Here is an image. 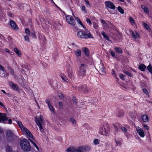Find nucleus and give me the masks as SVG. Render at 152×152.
I'll use <instances>...</instances> for the list:
<instances>
[{"instance_id":"f257e3e1","label":"nucleus","mask_w":152,"mask_h":152,"mask_svg":"<svg viewBox=\"0 0 152 152\" xmlns=\"http://www.w3.org/2000/svg\"><path fill=\"white\" fill-rule=\"evenodd\" d=\"M20 145L21 148L24 151H29L30 150L31 145L27 140L26 139H24L20 141Z\"/></svg>"},{"instance_id":"f03ea898","label":"nucleus","mask_w":152,"mask_h":152,"mask_svg":"<svg viewBox=\"0 0 152 152\" xmlns=\"http://www.w3.org/2000/svg\"><path fill=\"white\" fill-rule=\"evenodd\" d=\"M86 33L84 31H80L77 33V35L78 37L81 39L92 38L93 37L91 34L87 30Z\"/></svg>"},{"instance_id":"7ed1b4c3","label":"nucleus","mask_w":152,"mask_h":152,"mask_svg":"<svg viewBox=\"0 0 152 152\" xmlns=\"http://www.w3.org/2000/svg\"><path fill=\"white\" fill-rule=\"evenodd\" d=\"M109 126L107 124H104L100 127L98 133L103 135H106L109 131Z\"/></svg>"},{"instance_id":"20e7f679","label":"nucleus","mask_w":152,"mask_h":152,"mask_svg":"<svg viewBox=\"0 0 152 152\" xmlns=\"http://www.w3.org/2000/svg\"><path fill=\"white\" fill-rule=\"evenodd\" d=\"M25 135L30 141L32 145L34 146L37 150H39V148L36 144L37 141L34 139L31 132L29 131L28 133H27Z\"/></svg>"},{"instance_id":"39448f33","label":"nucleus","mask_w":152,"mask_h":152,"mask_svg":"<svg viewBox=\"0 0 152 152\" xmlns=\"http://www.w3.org/2000/svg\"><path fill=\"white\" fill-rule=\"evenodd\" d=\"M35 121L39 127L40 131L42 132L43 131L42 126L44 124L43 116L40 115L38 118L35 117Z\"/></svg>"},{"instance_id":"423d86ee","label":"nucleus","mask_w":152,"mask_h":152,"mask_svg":"<svg viewBox=\"0 0 152 152\" xmlns=\"http://www.w3.org/2000/svg\"><path fill=\"white\" fill-rule=\"evenodd\" d=\"M66 21L69 24L74 26L76 24V22L72 17L70 15L66 16Z\"/></svg>"},{"instance_id":"0eeeda50","label":"nucleus","mask_w":152,"mask_h":152,"mask_svg":"<svg viewBox=\"0 0 152 152\" xmlns=\"http://www.w3.org/2000/svg\"><path fill=\"white\" fill-rule=\"evenodd\" d=\"M7 119L8 118L6 114L0 113V123H5Z\"/></svg>"},{"instance_id":"6e6552de","label":"nucleus","mask_w":152,"mask_h":152,"mask_svg":"<svg viewBox=\"0 0 152 152\" xmlns=\"http://www.w3.org/2000/svg\"><path fill=\"white\" fill-rule=\"evenodd\" d=\"M136 131L137 133L141 137L143 138L144 137L145 133L142 129L139 127H137L136 128Z\"/></svg>"},{"instance_id":"1a4fd4ad","label":"nucleus","mask_w":152,"mask_h":152,"mask_svg":"<svg viewBox=\"0 0 152 152\" xmlns=\"http://www.w3.org/2000/svg\"><path fill=\"white\" fill-rule=\"evenodd\" d=\"M45 102L48 105V107L51 113H54V109L50 101L48 99H46L45 100Z\"/></svg>"},{"instance_id":"9d476101","label":"nucleus","mask_w":152,"mask_h":152,"mask_svg":"<svg viewBox=\"0 0 152 152\" xmlns=\"http://www.w3.org/2000/svg\"><path fill=\"white\" fill-rule=\"evenodd\" d=\"M86 71L84 68L81 67L80 68L78 72V75L80 77H82L85 76Z\"/></svg>"},{"instance_id":"9b49d317","label":"nucleus","mask_w":152,"mask_h":152,"mask_svg":"<svg viewBox=\"0 0 152 152\" xmlns=\"http://www.w3.org/2000/svg\"><path fill=\"white\" fill-rule=\"evenodd\" d=\"M105 4L106 6L112 9H115V6L114 4L111 2L109 1H105Z\"/></svg>"},{"instance_id":"f8f14e48","label":"nucleus","mask_w":152,"mask_h":152,"mask_svg":"<svg viewBox=\"0 0 152 152\" xmlns=\"http://www.w3.org/2000/svg\"><path fill=\"white\" fill-rule=\"evenodd\" d=\"M10 25L13 29L15 30L18 29V27L17 26L15 22L13 20H12L10 21Z\"/></svg>"},{"instance_id":"ddd939ff","label":"nucleus","mask_w":152,"mask_h":152,"mask_svg":"<svg viewBox=\"0 0 152 152\" xmlns=\"http://www.w3.org/2000/svg\"><path fill=\"white\" fill-rule=\"evenodd\" d=\"M9 86L13 88L15 90L18 91L19 90V88L17 85L13 83L12 82H10L9 83Z\"/></svg>"},{"instance_id":"4468645a","label":"nucleus","mask_w":152,"mask_h":152,"mask_svg":"<svg viewBox=\"0 0 152 152\" xmlns=\"http://www.w3.org/2000/svg\"><path fill=\"white\" fill-rule=\"evenodd\" d=\"M129 22L134 27H136L137 25L134 19L132 17H129Z\"/></svg>"},{"instance_id":"2eb2a0df","label":"nucleus","mask_w":152,"mask_h":152,"mask_svg":"<svg viewBox=\"0 0 152 152\" xmlns=\"http://www.w3.org/2000/svg\"><path fill=\"white\" fill-rule=\"evenodd\" d=\"M132 37L135 39H136L138 38H140V37L139 34L136 31L134 32L132 31Z\"/></svg>"},{"instance_id":"dca6fc26","label":"nucleus","mask_w":152,"mask_h":152,"mask_svg":"<svg viewBox=\"0 0 152 152\" xmlns=\"http://www.w3.org/2000/svg\"><path fill=\"white\" fill-rule=\"evenodd\" d=\"M75 19L78 22V23L80 24L83 28L85 29H86V28L85 26L83 23L81 21L80 18H78L76 17L75 16H74Z\"/></svg>"},{"instance_id":"f3484780","label":"nucleus","mask_w":152,"mask_h":152,"mask_svg":"<svg viewBox=\"0 0 152 152\" xmlns=\"http://www.w3.org/2000/svg\"><path fill=\"white\" fill-rule=\"evenodd\" d=\"M14 51L18 57H21L22 53L20 50L18 49L17 48H15L14 49Z\"/></svg>"},{"instance_id":"a211bd4d","label":"nucleus","mask_w":152,"mask_h":152,"mask_svg":"<svg viewBox=\"0 0 152 152\" xmlns=\"http://www.w3.org/2000/svg\"><path fill=\"white\" fill-rule=\"evenodd\" d=\"M67 71L69 76L70 78H72L73 77V74L71 69V68H69L67 69Z\"/></svg>"},{"instance_id":"6ab92c4d","label":"nucleus","mask_w":152,"mask_h":152,"mask_svg":"<svg viewBox=\"0 0 152 152\" xmlns=\"http://www.w3.org/2000/svg\"><path fill=\"white\" fill-rule=\"evenodd\" d=\"M85 148L83 147L78 148L75 150V152H85Z\"/></svg>"},{"instance_id":"aec40b11","label":"nucleus","mask_w":152,"mask_h":152,"mask_svg":"<svg viewBox=\"0 0 152 152\" xmlns=\"http://www.w3.org/2000/svg\"><path fill=\"white\" fill-rule=\"evenodd\" d=\"M142 118L143 121L145 122H147L148 121L149 117L148 116L146 115H143L142 117Z\"/></svg>"},{"instance_id":"412c9836","label":"nucleus","mask_w":152,"mask_h":152,"mask_svg":"<svg viewBox=\"0 0 152 152\" xmlns=\"http://www.w3.org/2000/svg\"><path fill=\"white\" fill-rule=\"evenodd\" d=\"M75 54L77 57H79L81 55V50L80 49H77L74 51Z\"/></svg>"},{"instance_id":"4be33fe9","label":"nucleus","mask_w":152,"mask_h":152,"mask_svg":"<svg viewBox=\"0 0 152 152\" xmlns=\"http://www.w3.org/2000/svg\"><path fill=\"white\" fill-rule=\"evenodd\" d=\"M6 136L8 137H12L13 135L12 132L10 130H7L6 132Z\"/></svg>"},{"instance_id":"5701e85b","label":"nucleus","mask_w":152,"mask_h":152,"mask_svg":"<svg viewBox=\"0 0 152 152\" xmlns=\"http://www.w3.org/2000/svg\"><path fill=\"white\" fill-rule=\"evenodd\" d=\"M139 68L140 70L144 71L146 68V66L143 64H141L139 66Z\"/></svg>"},{"instance_id":"b1692460","label":"nucleus","mask_w":152,"mask_h":152,"mask_svg":"<svg viewBox=\"0 0 152 152\" xmlns=\"http://www.w3.org/2000/svg\"><path fill=\"white\" fill-rule=\"evenodd\" d=\"M83 51L84 52L85 55L88 56L89 55L88 50L86 48H83L82 49Z\"/></svg>"},{"instance_id":"393cba45","label":"nucleus","mask_w":152,"mask_h":152,"mask_svg":"<svg viewBox=\"0 0 152 152\" xmlns=\"http://www.w3.org/2000/svg\"><path fill=\"white\" fill-rule=\"evenodd\" d=\"M6 152H18L12 150L10 146H7L6 149Z\"/></svg>"},{"instance_id":"a878e982","label":"nucleus","mask_w":152,"mask_h":152,"mask_svg":"<svg viewBox=\"0 0 152 152\" xmlns=\"http://www.w3.org/2000/svg\"><path fill=\"white\" fill-rule=\"evenodd\" d=\"M23 134H25L29 132V131L26 127H24L23 128H22L21 130Z\"/></svg>"},{"instance_id":"bb28decb","label":"nucleus","mask_w":152,"mask_h":152,"mask_svg":"<svg viewBox=\"0 0 152 152\" xmlns=\"http://www.w3.org/2000/svg\"><path fill=\"white\" fill-rule=\"evenodd\" d=\"M142 25L147 30L149 31L150 30V29L148 26L145 23H142Z\"/></svg>"},{"instance_id":"cd10ccee","label":"nucleus","mask_w":152,"mask_h":152,"mask_svg":"<svg viewBox=\"0 0 152 152\" xmlns=\"http://www.w3.org/2000/svg\"><path fill=\"white\" fill-rule=\"evenodd\" d=\"M17 123L18 124V125L20 128L21 130H22V128H23L24 127L23 126L22 123L20 121H17Z\"/></svg>"},{"instance_id":"c85d7f7f","label":"nucleus","mask_w":152,"mask_h":152,"mask_svg":"<svg viewBox=\"0 0 152 152\" xmlns=\"http://www.w3.org/2000/svg\"><path fill=\"white\" fill-rule=\"evenodd\" d=\"M61 77L63 81L67 82H69V81L68 80L67 78L66 77L65 75H61Z\"/></svg>"},{"instance_id":"c756f323","label":"nucleus","mask_w":152,"mask_h":152,"mask_svg":"<svg viewBox=\"0 0 152 152\" xmlns=\"http://www.w3.org/2000/svg\"><path fill=\"white\" fill-rule=\"evenodd\" d=\"M141 7L143 9L144 12L146 13H148L149 12V11L148 10V8L144 6H142Z\"/></svg>"},{"instance_id":"7c9ffc66","label":"nucleus","mask_w":152,"mask_h":152,"mask_svg":"<svg viewBox=\"0 0 152 152\" xmlns=\"http://www.w3.org/2000/svg\"><path fill=\"white\" fill-rule=\"evenodd\" d=\"M66 151L67 152H75V148L73 147H70Z\"/></svg>"},{"instance_id":"2f4dec72","label":"nucleus","mask_w":152,"mask_h":152,"mask_svg":"<svg viewBox=\"0 0 152 152\" xmlns=\"http://www.w3.org/2000/svg\"><path fill=\"white\" fill-rule=\"evenodd\" d=\"M147 69L148 71L152 75V66L151 64H149V65L147 66Z\"/></svg>"},{"instance_id":"473e14b6","label":"nucleus","mask_w":152,"mask_h":152,"mask_svg":"<svg viewBox=\"0 0 152 152\" xmlns=\"http://www.w3.org/2000/svg\"><path fill=\"white\" fill-rule=\"evenodd\" d=\"M115 51L117 52L118 53H121L122 52L121 48L118 47H116L115 48Z\"/></svg>"},{"instance_id":"72a5a7b5","label":"nucleus","mask_w":152,"mask_h":152,"mask_svg":"<svg viewBox=\"0 0 152 152\" xmlns=\"http://www.w3.org/2000/svg\"><path fill=\"white\" fill-rule=\"evenodd\" d=\"M81 10L85 13H87V10L86 9V7L84 6H82L81 7Z\"/></svg>"},{"instance_id":"f704fd0d","label":"nucleus","mask_w":152,"mask_h":152,"mask_svg":"<svg viewBox=\"0 0 152 152\" xmlns=\"http://www.w3.org/2000/svg\"><path fill=\"white\" fill-rule=\"evenodd\" d=\"M101 34L107 40H109V38L107 35H106L104 31H102Z\"/></svg>"},{"instance_id":"c9c22d12","label":"nucleus","mask_w":152,"mask_h":152,"mask_svg":"<svg viewBox=\"0 0 152 152\" xmlns=\"http://www.w3.org/2000/svg\"><path fill=\"white\" fill-rule=\"evenodd\" d=\"M118 10L121 13L123 14L124 13V10L120 7H118Z\"/></svg>"},{"instance_id":"e433bc0d","label":"nucleus","mask_w":152,"mask_h":152,"mask_svg":"<svg viewBox=\"0 0 152 152\" xmlns=\"http://www.w3.org/2000/svg\"><path fill=\"white\" fill-rule=\"evenodd\" d=\"M8 69L10 71V74L11 75H13L14 74V70L12 69L10 66L8 67Z\"/></svg>"},{"instance_id":"4c0bfd02","label":"nucleus","mask_w":152,"mask_h":152,"mask_svg":"<svg viewBox=\"0 0 152 152\" xmlns=\"http://www.w3.org/2000/svg\"><path fill=\"white\" fill-rule=\"evenodd\" d=\"M58 95L61 99H62L64 98L63 94L61 92H58Z\"/></svg>"},{"instance_id":"58836bf2","label":"nucleus","mask_w":152,"mask_h":152,"mask_svg":"<svg viewBox=\"0 0 152 152\" xmlns=\"http://www.w3.org/2000/svg\"><path fill=\"white\" fill-rule=\"evenodd\" d=\"M29 35H25L24 36L25 40L27 42H29V39L28 37Z\"/></svg>"},{"instance_id":"ea45409f","label":"nucleus","mask_w":152,"mask_h":152,"mask_svg":"<svg viewBox=\"0 0 152 152\" xmlns=\"http://www.w3.org/2000/svg\"><path fill=\"white\" fill-rule=\"evenodd\" d=\"M70 121H71V122L72 123V124H73V125H75L76 124V121L75 120V119L73 118H70Z\"/></svg>"},{"instance_id":"a19ab883","label":"nucleus","mask_w":152,"mask_h":152,"mask_svg":"<svg viewBox=\"0 0 152 152\" xmlns=\"http://www.w3.org/2000/svg\"><path fill=\"white\" fill-rule=\"evenodd\" d=\"M102 23L104 24L103 27L105 29L107 28V24L105 23V21L104 20H101Z\"/></svg>"},{"instance_id":"79ce46f5","label":"nucleus","mask_w":152,"mask_h":152,"mask_svg":"<svg viewBox=\"0 0 152 152\" xmlns=\"http://www.w3.org/2000/svg\"><path fill=\"white\" fill-rule=\"evenodd\" d=\"M99 140L97 139H96L94 140L93 141L94 144L95 145L99 144Z\"/></svg>"},{"instance_id":"37998d69","label":"nucleus","mask_w":152,"mask_h":152,"mask_svg":"<svg viewBox=\"0 0 152 152\" xmlns=\"http://www.w3.org/2000/svg\"><path fill=\"white\" fill-rule=\"evenodd\" d=\"M121 130L124 133H126L127 131V129L124 127L122 126L121 128Z\"/></svg>"},{"instance_id":"c03bdc74","label":"nucleus","mask_w":152,"mask_h":152,"mask_svg":"<svg viewBox=\"0 0 152 152\" xmlns=\"http://www.w3.org/2000/svg\"><path fill=\"white\" fill-rule=\"evenodd\" d=\"M25 32L26 34L28 35H30V31L29 30L28 28H26L25 30Z\"/></svg>"},{"instance_id":"a18cd8bd","label":"nucleus","mask_w":152,"mask_h":152,"mask_svg":"<svg viewBox=\"0 0 152 152\" xmlns=\"http://www.w3.org/2000/svg\"><path fill=\"white\" fill-rule=\"evenodd\" d=\"M112 75H114L115 77L116 78H117V77L116 76V75L115 73V72L113 69H112Z\"/></svg>"},{"instance_id":"49530a36","label":"nucleus","mask_w":152,"mask_h":152,"mask_svg":"<svg viewBox=\"0 0 152 152\" xmlns=\"http://www.w3.org/2000/svg\"><path fill=\"white\" fill-rule=\"evenodd\" d=\"M119 77H120V78L122 80H124V76L122 74H119Z\"/></svg>"},{"instance_id":"de8ad7c7","label":"nucleus","mask_w":152,"mask_h":152,"mask_svg":"<svg viewBox=\"0 0 152 152\" xmlns=\"http://www.w3.org/2000/svg\"><path fill=\"white\" fill-rule=\"evenodd\" d=\"M123 72L125 74H126L127 75H128V76H131V74L128 72H127V71H124Z\"/></svg>"},{"instance_id":"09e8293b","label":"nucleus","mask_w":152,"mask_h":152,"mask_svg":"<svg viewBox=\"0 0 152 152\" xmlns=\"http://www.w3.org/2000/svg\"><path fill=\"white\" fill-rule=\"evenodd\" d=\"M0 69H1V70L3 72V73L4 72L5 70V69L1 64H0Z\"/></svg>"},{"instance_id":"8fccbe9b","label":"nucleus","mask_w":152,"mask_h":152,"mask_svg":"<svg viewBox=\"0 0 152 152\" xmlns=\"http://www.w3.org/2000/svg\"><path fill=\"white\" fill-rule=\"evenodd\" d=\"M86 21L90 25H91V22L90 19H88V18H87L86 19Z\"/></svg>"},{"instance_id":"3c124183","label":"nucleus","mask_w":152,"mask_h":152,"mask_svg":"<svg viewBox=\"0 0 152 152\" xmlns=\"http://www.w3.org/2000/svg\"><path fill=\"white\" fill-rule=\"evenodd\" d=\"M100 70L102 73H105V70L104 67H102L100 68Z\"/></svg>"},{"instance_id":"603ef678","label":"nucleus","mask_w":152,"mask_h":152,"mask_svg":"<svg viewBox=\"0 0 152 152\" xmlns=\"http://www.w3.org/2000/svg\"><path fill=\"white\" fill-rule=\"evenodd\" d=\"M143 127H144L145 129H146L147 130H148L149 127L147 125L145 124H143Z\"/></svg>"},{"instance_id":"864d4df0","label":"nucleus","mask_w":152,"mask_h":152,"mask_svg":"<svg viewBox=\"0 0 152 152\" xmlns=\"http://www.w3.org/2000/svg\"><path fill=\"white\" fill-rule=\"evenodd\" d=\"M84 1L87 5L88 6H90V4L89 3V2L87 0Z\"/></svg>"},{"instance_id":"5fc2aeb1","label":"nucleus","mask_w":152,"mask_h":152,"mask_svg":"<svg viewBox=\"0 0 152 152\" xmlns=\"http://www.w3.org/2000/svg\"><path fill=\"white\" fill-rule=\"evenodd\" d=\"M5 50L6 52L9 53L10 54H12V52L10 51L8 49L6 48L5 49Z\"/></svg>"},{"instance_id":"6e6d98bb","label":"nucleus","mask_w":152,"mask_h":152,"mask_svg":"<svg viewBox=\"0 0 152 152\" xmlns=\"http://www.w3.org/2000/svg\"><path fill=\"white\" fill-rule=\"evenodd\" d=\"M143 92H144V93H145L147 95L148 94V91L146 89H143Z\"/></svg>"},{"instance_id":"4d7b16f0","label":"nucleus","mask_w":152,"mask_h":152,"mask_svg":"<svg viewBox=\"0 0 152 152\" xmlns=\"http://www.w3.org/2000/svg\"><path fill=\"white\" fill-rule=\"evenodd\" d=\"M110 53L112 56L113 57H114L115 56V53L113 51H111Z\"/></svg>"},{"instance_id":"13d9d810","label":"nucleus","mask_w":152,"mask_h":152,"mask_svg":"<svg viewBox=\"0 0 152 152\" xmlns=\"http://www.w3.org/2000/svg\"><path fill=\"white\" fill-rule=\"evenodd\" d=\"M93 26H94V27L95 28H97V27H98V26L95 23H94L93 24Z\"/></svg>"},{"instance_id":"bf43d9fd","label":"nucleus","mask_w":152,"mask_h":152,"mask_svg":"<svg viewBox=\"0 0 152 152\" xmlns=\"http://www.w3.org/2000/svg\"><path fill=\"white\" fill-rule=\"evenodd\" d=\"M85 66V65L83 64H82L81 65V66L80 67V68L81 67V68H83V67H84Z\"/></svg>"},{"instance_id":"052dcab7","label":"nucleus","mask_w":152,"mask_h":152,"mask_svg":"<svg viewBox=\"0 0 152 152\" xmlns=\"http://www.w3.org/2000/svg\"><path fill=\"white\" fill-rule=\"evenodd\" d=\"M114 129L115 130H117L118 129V128L115 125H114Z\"/></svg>"},{"instance_id":"680f3d73","label":"nucleus","mask_w":152,"mask_h":152,"mask_svg":"<svg viewBox=\"0 0 152 152\" xmlns=\"http://www.w3.org/2000/svg\"><path fill=\"white\" fill-rule=\"evenodd\" d=\"M8 123L9 124H11L12 123V120L11 119H9Z\"/></svg>"},{"instance_id":"e2e57ef3","label":"nucleus","mask_w":152,"mask_h":152,"mask_svg":"<svg viewBox=\"0 0 152 152\" xmlns=\"http://www.w3.org/2000/svg\"><path fill=\"white\" fill-rule=\"evenodd\" d=\"M0 106L1 107H4V105L1 102H0Z\"/></svg>"},{"instance_id":"0e129e2a","label":"nucleus","mask_w":152,"mask_h":152,"mask_svg":"<svg viewBox=\"0 0 152 152\" xmlns=\"http://www.w3.org/2000/svg\"><path fill=\"white\" fill-rule=\"evenodd\" d=\"M1 91L3 92V93H4V94H6V92L4 90H1Z\"/></svg>"},{"instance_id":"69168bd1","label":"nucleus","mask_w":152,"mask_h":152,"mask_svg":"<svg viewBox=\"0 0 152 152\" xmlns=\"http://www.w3.org/2000/svg\"><path fill=\"white\" fill-rule=\"evenodd\" d=\"M116 143H117V144L118 145H120V143L119 142H118V141H116Z\"/></svg>"},{"instance_id":"338daca9","label":"nucleus","mask_w":152,"mask_h":152,"mask_svg":"<svg viewBox=\"0 0 152 152\" xmlns=\"http://www.w3.org/2000/svg\"><path fill=\"white\" fill-rule=\"evenodd\" d=\"M59 104L60 106H61L62 105V103L61 102H59Z\"/></svg>"},{"instance_id":"774afa93","label":"nucleus","mask_w":152,"mask_h":152,"mask_svg":"<svg viewBox=\"0 0 152 152\" xmlns=\"http://www.w3.org/2000/svg\"><path fill=\"white\" fill-rule=\"evenodd\" d=\"M120 1H122V2H123L124 1V0H120Z\"/></svg>"}]
</instances>
